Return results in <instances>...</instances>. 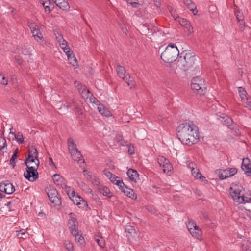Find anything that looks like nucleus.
I'll use <instances>...</instances> for the list:
<instances>
[{"label": "nucleus", "instance_id": "nucleus-56", "mask_svg": "<svg viewBox=\"0 0 251 251\" xmlns=\"http://www.w3.org/2000/svg\"><path fill=\"white\" fill-rule=\"evenodd\" d=\"M89 173V172H87L86 171H84V176L88 180H90L92 179V176Z\"/></svg>", "mask_w": 251, "mask_h": 251}, {"label": "nucleus", "instance_id": "nucleus-41", "mask_svg": "<svg viewBox=\"0 0 251 251\" xmlns=\"http://www.w3.org/2000/svg\"><path fill=\"white\" fill-rule=\"evenodd\" d=\"M6 145L5 139L0 137V151H1Z\"/></svg>", "mask_w": 251, "mask_h": 251}, {"label": "nucleus", "instance_id": "nucleus-60", "mask_svg": "<svg viewBox=\"0 0 251 251\" xmlns=\"http://www.w3.org/2000/svg\"><path fill=\"white\" fill-rule=\"evenodd\" d=\"M75 111L78 114L80 115L82 113V110L81 108L77 107V106H75Z\"/></svg>", "mask_w": 251, "mask_h": 251}, {"label": "nucleus", "instance_id": "nucleus-3", "mask_svg": "<svg viewBox=\"0 0 251 251\" xmlns=\"http://www.w3.org/2000/svg\"><path fill=\"white\" fill-rule=\"evenodd\" d=\"M179 57V50L174 44L170 43L161 53V58L165 62L172 63Z\"/></svg>", "mask_w": 251, "mask_h": 251}, {"label": "nucleus", "instance_id": "nucleus-9", "mask_svg": "<svg viewBox=\"0 0 251 251\" xmlns=\"http://www.w3.org/2000/svg\"><path fill=\"white\" fill-rule=\"evenodd\" d=\"M115 184L118 185L119 188L122 190V191L127 196L131 198L132 199H134V198H136L134 192L132 189H131L128 188L123 181H117L115 183Z\"/></svg>", "mask_w": 251, "mask_h": 251}, {"label": "nucleus", "instance_id": "nucleus-6", "mask_svg": "<svg viewBox=\"0 0 251 251\" xmlns=\"http://www.w3.org/2000/svg\"><path fill=\"white\" fill-rule=\"evenodd\" d=\"M116 71L118 76L122 78L124 81L127 83L128 86H130V89L135 87V82L133 80V77L127 74H126V70L124 67L118 65L116 68Z\"/></svg>", "mask_w": 251, "mask_h": 251}, {"label": "nucleus", "instance_id": "nucleus-1", "mask_svg": "<svg viewBox=\"0 0 251 251\" xmlns=\"http://www.w3.org/2000/svg\"><path fill=\"white\" fill-rule=\"evenodd\" d=\"M177 137L184 144L192 145L199 139V132L197 126L192 121L179 125L177 127Z\"/></svg>", "mask_w": 251, "mask_h": 251}, {"label": "nucleus", "instance_id": "nucleus-22", "mask_svg": "<svg viewBox=\"0 0 251 251\" xmlns=\"http://www.w3.org/2000/svg\"><path fill=\"white\" fill-rule=\"evenodd\" d=\"M190 234L197 239H200L202 235L201 230L198 227H195L192 231L190 232Z\"/></svg>", "mask_w": 251, "mask_h": 251}, {"label": "nucleus", "instance_id": "nucleus-19", "mask_svg": "<svg viewBox=\"0 0 251 251\" xmlns=\"http://www.w3.org/2000/svg\"><path fill=\"white\" fill-rule=\"evenodd\" d=\"M99 112L103 116L109 117L111 116V113L109 109L103 105H99L98 107Z\"/></svg>", "mask_w": 251, "mask_h": 251}, {"label": "nucleus", "instance_id": "nucleus-62", "mask_svg": "<svg viewBox=\"0 0 251 251\" xmlns=\"http://www.w3.org/2000/svg\"><path fill=\"white\" fill-rule=\"evenodd\" d=\"M232 130H233V131L235 132V134H236V135H237V136H239V135H240V132H239V129H237V128L236 127V126H235V125H234V129H232Z\"/></svg>", "mask_w": 251, "mask_h": 251}, {"label": "nucleus", "instance_id": "nucleus-23", "mask_svg": "<svg viewBox=\"0 0 251 251\" xmlns=\"http://www.w3.org/2000/svg\"><path fill=\"white\" fill-rule=\"evenodd\" d=\"M33 36L36 40H42L43 38V35L38 27L31 31Z\"/></svg>", "mask_w": 251, "mask_h": 251}, {"label": "nucleus", "instance_id": "nucleus-49", "mask_svg": "<svg viewBox=\"0 0 251 251\" xmlns=\"http://www.w3.org/2000/svg\"><path fill=\"white\" fill-rule=\"evenodd\" d=\"M92 181V183L95 186H97L98 187H99L100 185V182L99 181V179L96 178V177H94V178H92L91 180H90Z\"/></svg>", "mask_w": 251, "mask_h": 251}, {"label": "nucleus", "instance_id": "nucleus-18", "mask_svg": "<svg viewBox=\"0 0 251 251\" xmlns=\"http://www.w3.org/2000/svg\"><path fill=\"white\" fill-rule=\"evenodd\" d=\"M184 4L187 6V7L193 12L194 15L196 14L198 12L197 10L196 9V6L195 4L191 0H183Z\"/></svg>", "mask_w": 251, "mask_h": 251}, {"label": "nucleus", "instance_id": "nucleus-36", "mask_svg": "<svg viewBox=\"0 0 251 251\" xmlns=\"http://www.w3.org/2000/svg\"><path fill=\"white\" fill-rule=\"evenodd\" d=\"M191 171L194 177L201 178V174L199 172L197 169L194 168V170H191Z\"/></svg>", "mask_w": 251, "mask_h": 251}, {"label": "nucleus", "instance_id": "nucleus-50", "mask_svg": "<svg viewBox=\"0 0 251 251\" xmlns=\"http://www.w3.org/2000/svg\"><path fill=\"white\" fill-rule=\"evenodd\" d=\"M128 147V152L130 154H133L134 153V147L131 144H126Z\"/></svg>", "mask_w": 251, "mask_h": 251}, {"label": "nucleus", "instance_id": "nucleus-59", "mask_svg": "<svg viewBox=\"0 0 251 251\" xmlns=\"http://www.w3.org/2000/svg\"><path fill=\"white\" fill-rule=\"evenodd\" d=\"M236 14V18L237 19V20L240 22V21H241L242 23H243V16L242 15L240 14V13L239 12V13H237Z\"/></svg>", "mask_w": 251, "mask_h": 251}, {"label": "nucleus", "instance_id": "nucleus-39", "mask_svg": "<svg viewBox=\"0 0 251 251\" xmlns=\"http://www.w3.org/2000/svg\"><path fill=\"white\" fill-rule=\"evenodd\" d=\"M204 82V80L201 78L200 76H196L193 78L191 84L200 83Z\"/></svg>", "mask_w": 251, "mask_h": 251}, {"label": "nucleus", "instance_id": "nucleus-21", "mask_svg": "<svg viewBox=\"0 0 251 251\" xmlns=\"http://www.w3.org/2000/svg\"><path fill=\"white\" fill-rule=\"evenodd\" d=\"M219 177L221 179H225L230 177L231 175L228 173V169L219 171L218 173Z\"/></svg>", "mask_w": 251, "mask_h": 251}, {"label": "nucleus", "instance_id": "nucleus-55", "mask_svg": "<svg viewBox=\"0 0 251 251\" xmlns=\"http://www.w3.org/2000/svg\"><path fill=\"white\" fill-rule=\"evenodd\" d=\"M187 167L191 170H194L195 168L196 165L192 162H187Z\"/></svg>", "mask_w": 251, "mask_h": 251}, {"label": "nucleus", "instance_id": "nucleus-52", "mask_svg": "<svg viewBox=\"0 0 251 251\" xmlns=\"http://www.w3.org/2000/svg\"><path fill=\"white\" fill-rule=\"evenodd\" d=\"M227 169L228 173L229 175H231V176L235 175L237 172V170L235 168H230Z\"/></svg>", "mask_w": 251, "mask_h": 251}, {"label": "nucleus", "instance_id": "nucleus-5", "mask_svg": "<svg viewBox=\"0 0 251 251\" xmlns=\"http://www.w3.org/2000/svg\"><path fill=\"white\" fill-rule=\"evenodd\" d=\"M26 166V171L24 174V177L31 182L35 181L38 178V173L37 169L39 165V161L37 160L35 164L30 165V164H25Z\"/></svg>", "mask_w": 251, "mask_h": 251}, {"label": "nucleus", "instance_id": "nucleus-16", "mask_svg": "<svg viewBox=\"0 0 251 251\" xmlns=\"http://www.w3.org/2000/svg\"><path fill=\"white\" fill-rule=\"evenodd\" d=\"M127 175L131 180L135 182L139 179V174L135 170L132 169H128L127 172Z\"/></svg>", "mask_w": 251, "mask_h": 251}, {"label": "nucleus", "instance_id": "nucleus-10", "mask_svg": "<svg viewBox=\"0 0 251 251\" xmlns=\"http://www.w3.org/2000/svg\"><path fill=\"white\" fill-rule=\"evenodd\" d=\"M0 191L7 194H11L15 191V187L12 183L8 181L0 183Z\"/></svg>", "mask_w": 251, "mask_h": 251}, {"label": "nucleus", "instance_id": "nucleus-24", "mask_svg": "<svg viewBox=\"0 0 251 251\" xmlns=\"http://www.w3.org/2000/svg\"><path fill=\"white\" fill-rule=\"evenodd\" d=\"M163 171L164 173L168 174L169 173H171V169L172 168V165L170 163L169 161L167 160L162 165Z\"/></svg>", "mask_w": 251, "mask_h": 251}, {"label": "nucleus", "instance_id": "nucleus-28", "mask_svg": "<svg viewBox=\"0 0 251 251\" xmlns=\"http://www.w3.org/2000/svg\"><path fill=\"white\" fill-rule=\"evenodd\" d=\"M251 200V195L249 194L247 196L244 195L243 193L242 194L241 196H240V200H239V202L240 203H246L250 201Z\"/></svg>", "mask_w": 251, "mask_h": 251}, {"label": "nucleus", "instance_id": "nucleus-8", "mask_svg": "<svg viewBox=\"0 0 251 251\" xmlns=\"http://www.w3.org/2000/svg\"><path fill=\"white\" fill-rule=\"evenodd\" d=\"M28 155L25 161V164H28L30 162H37L38 159V152L37 149L33 146L31 147L28 150Z\"/></svg>", "mask_w": 251, "mask_h": 251}, {"label": "nucleus", "instance_id": "nucleus-11", "mask_svg": "<svg viewBox=\"0 0 251 251\" xmlns=\"http://www.w3.org/2000/svg\"><path fill=\"white\" fill-rule=\"evenodd\" d=\"M191 88L193 90L200 95H204L206 91V86L204 82L191 84Z\"/></svg>", "mask_w": 251, "mask_h": 251}, {"label": "nucleus", "instance_id": "nucleus-64", "mask_svg": "<svg viewBox=\"0 0 251 251\" xmlns=\"http://www.w3.org/2000/svg\"><path fill=\"white\" fill-rule=\"evenodd\" d=\"M17 157V155H16V153H14L13 155L12 156L10 161H12V162H13L14 161H15Z\"/></svg>", "mask_w": 251, "mask_h": 251}, {"label": "nucleus", "instance_id": "nucleus-58", "mask_svg": "<svg viewBox=\"0 0 251 251\" xmlns=\"http://www.w3.org/2000/svg\"><path fill=\"white\" fill-rule=\"evenodd\" d=\"M18 232L17 236L19 238H22V236L25 234V232L24 229H21L18 231Z\"/></svg>", "mask_w": 251, "mask_h": 251}, {"label": "nucleus", "instance_id": "nucleus-63", "mask_svg": "<svg viewBox=\"0 0 251 251\" xmlns=\"http://www.w3.org/2000/svg\"><path fill=\"white\" fill-rule=\"evenodd\" d=\"M242 251H251V250L249 249L247 246L242 245Z\"/></svg>", "mask_w": 251, "mask_h": 251}, {"label": "nucleus", "instance_id": "nucleus-51", "mask_svg": "<svg viewBox=\"0 0 251 251\" xmlns=\"http://www.w3.org/2000/svg\"><path fill=\"white\" fill-rule=\"evenodd\" d=\"M54 34L58 43H60L62 40H64L63 36L59 33L57 32V33H54Z\"/></svg>", "mask_w": 251, "mask_h": 251}, {"label": "nucleus", "instance_id": "nucleus-54", "mask_svg": "<svg viewBox=\"0 0 251 251\" xmlns=\"http://www.w3.org/2000/svg\"><path fill=\"white\" fill-rule=\"evenodd\" d=\"M167 159H166L165 157L161 156L160 158L158 159V163L160 164V166H162V165L167 161Z\"/></svg>", "mask_w": 251, "mask_h": 251}, {"label": "nucleus", "instance_id": "nucleus-25", "mask_svg": "<svg viewBox=\"0 0 251 251\" xmlns=\"http://www.w3.org/2000/svg\"><path fill=\"white\" fill-rule=\"evenodd\" d=\"M98 189L100 192L104 196H108V197H110L111 196L110 195V190L107 187L100 185L99 187H98Z\"/></svg>", "mask_w": 251, "mask_h": 251}, {"label": "nucleus", "instance_id": "nucleus-57", "mask_svg": "<svg viewBox=\"0 0 251 251\" xmlns=\"http://www.w3.org/2000/svg\"><path fill=\"white\" fill-rule=\"evenodd\" d=\"M15 59L16 60V61L18 64L21 65L22 64L23 60H22V58H21V57H20L18 55H16L15 56Z\"/></svg>", "mask_w": 251, "mask_h": 251}, {"label": "nucleus", "instance_id": "nucleus-33", "mask_svg": "<svg viewBox=\"0 0 251 251\" xmlns=\"http://www.w3.org/2000/svg\"><path fill=\"white\" fill-rule=\"evenodd\" d=\"M10 133L14 135L15 139L18 142L20 143H23L24 142L23 136L21 133L19 132L17 134H15L14 133L10 132Z\"/></svg>", "mask_w": 251, "mask_h": 251}, {"label": "nucleus", "instance_id": "nucleus-4", "mask_svg": "<svg viewBox=\"0 0 251 251\" xmlns=\"http://www.w3.org/2000/svg\"><path fill=\"white\" fill-rule=\"evenodd\" d=\"M69 228L72 235L75 237L76 242L82 245L84 243V239L83 236L79 234L78 231V222L75 218H71L68 221Z\"/></svg>", "mask_w": 251, "mask_h": 251}, {"label": "nucleus", "instance_id": "nucleus-35", "mask_svg": "<svg viewBox=\"0 0 251 251\" xmlns=\"http://www.w3.org/2000/svg\"><path fill=\"white\" fill-rule=\"evenodd\" d=\"M188 230L191 232L195 227H197L196 224L194 222H189L186 225Z\"/></svg>", "mask_w": 251, "mask_h": 251}, {"label": "nucleus", "instance_id": "nucleus-45", "mask_svg": "<svg viewBox=\"0 0 251 251\" xmlns=\"http://www.w3.org/2000/svg\"><path fill=\"white\" fill-rule=\"evenodd\" d=\"M103 173L104 174V175L108 177L110 179L112 178L113 177V178L114 179V178H115V175H113L112 173H111L110 171H108V170H104L103 171Z\"/></svg>", "mask_w": 251, "mask_h": 251}, {"label": "nucleus", "instance_id": "nucleus-44", "mask_svg": "<svg viewBox=\"0 0 251 251\" xmlns=\"http://www.w3.org/2000/svg\"><path fill=\"white\" fill-rule=\"evenodd\" d=\"M62 49L66 54L67 56L70 54H73V51L71 50V49L69 47L68 45L67 46H65L64 47H63Z\"/></svg>", "mask_w": 251, "mask_h": 251}, {"label": "nucleus", "instance_id": "nucleus-15", "mask_svg": "<svg viewBox=\"0 0 251 251\" xmlns=\"http://www.w3.org/2000/svg\"><path fill=\"white\" fill-rule=\"evenodd\" d=\"M52 179L54 181V183L57 185L60 186L62 188L64 187H66V186L65 185V179L64 178L62 177L59 174H54L52 176Z\"/></svg>", "mask_w": 251, "mask_h": 251}, {"label": "nucleus", "instance_id": "nucleus-61", "mask_svg": "<svg viewBox=\"0 0 251 251\" xmlns=\"http://www.w3.org/2000/svg\"><path fill=\"white\" fill-rule=\"evenodd\" d=\"M59 43L60 44V46L61 47V48L62 49L63 47H64L65 46H67V42L65 40H62V41H61V42Z\"/></svg>", "mask_w": 251, "mask_h": 251}, {"label": "nucleus", "instance_id": "nucleus-7", "mask_svg": "<svg viewBox=\"0 0 251 251\" xmlns=\"http://www.w3.org/2000/svg\"><path fill=\"white\" fill-rule=\"evenodd\" d=\"M47 194L51 202L55 206L61 204V198L58 196V193L53 187L50 186L46 190Z\"/></svg>", "mask_w": 251, "mask_h": 251}, {"label": "nucleus", "instance_id": "nucleus-32", "mask_svg": "<svg viewBox=\"0 0 251 251\" xmlns=\"http://www.w3.org/2000/svg\"><path fill=\"white\" fill-rule=\"evenodd\" d=\"M141 29L144 32L145 34L150 33L149 25L148 23H145L142 25H140Z\"/></svg>", "mask_w": 251, "mask_h": 251}, {"label": "nucleus", "instance_id": "nucleus-27", "mask_svg": "<svg viewBox=\"0 0 251 251\" xmlns=\"http://www.w3.org/2000/svg\"><path fill=\"white\" fill-rule=\"evenodd\" d=\"M68 146L69 151L77 150L76 144L74 143L72 138H69L68 140Z\"/></svg>", "mask_w": 251, "mask_h": 251}, {"label": "nucleus", "instance_id": "nucleus-46", "mask_svg": "<svg viewBox=\"0 0 251 251\" xmlns=\"http://www.w3.org/2000/svg\"><path fill=\"white\" fill-rule=\"evenodd\" d=\"M22 53L25 55H30L31 53L29 50V49L27 47L23 48Z\"/></svg>", "mask_w": 251, "mask_h": 251}, {"label": "nucleus", "instance_id": "nucleus-2", "mask_svg": "<svg viewBox=\"0 0 251 251\" xmlns=\"http://www.w3.org/2000/svg\"><path fill=\"white\" fill-rule=\"evenodd\" d=\"M182 54L181 53L178 57L177 65L180 70L187 71L194 66L196 57L190 51H187L183 57Z\"/></svg>", "mask_w": 251, "mask_h": 251}, {"label": "nucleus", "instance_id": "nucleus-40", "mask_svg": "<svg viewBox=\"0 0 251 251\" xmlns=\"http://www.w3.org/2000/svg\"><path fill=\"white\" fill-rule=\"evenodd\" d=\"M74 84H75V87H76L77 88V89L78 91H79V92L80 91H81V90L82 89H84L85 88V86L84 85H82V84L79 81H75L74 82Z\"/></svg>", "mask_w": 251, "mask_h": 251}, {"label": "nucleus", "instance_id": "nucleus-43", "mask_svg": "<svg viewBox=\"0 0 251 251\" xmlns=\"http://www.w3.org/2000/svg\"><path fill=\"white\" fill-rule=\"evenodd\" d=\"M28 26L31 31L38 28L37 25L32 21H29L28 22Z\"/></svg>", "mask_w": 251, "mask_h": 251}, {"label": "nucleus", "instance_id": "nucleus-20", "mask_svg": "<svg viewBox=\"0 0 251 251\" xmlns=\"http://www.w3.org/2000/svg\"><path fill=\"white\" fill-rule=\"evenodd\" d=\"M242 192L239 189H236L230 192V195L233 198L234 201L239 202L240 196H241Z\"/></svg>", "mask_w": 251, "mask_h": 251}, {"label": "nucleus", "instance_id": "nucleus-17", "mask_svg": "<svg viewBox=\"0 0 251 251\" xmlns=\"http://www.w3.org/2000/svg\"><path fill=\"white\" fill-rule=\"evenodd\" d=\"M241 168L246 174L247 172H249V170L251 168V164L249 158H245L243 159Z\"/></svg>", "mask_w": 251, "mask_h": 251}, {"label": "nucleus", "instance_id": "nucleus-13", "mask_svg": "<svg viewBox=\"0 0 251 251\" xmlns=\"http://www.w3.org/2000/svg\"><path fill=\"white\" fill-rule=\"evenodd\" d=\"M174 17L176 20H177L181 26L185 27L190 33L193 32V27L187 19L179 17V16Z\"/></svg>", "mask_w": 251, "mask_h": 251}, {"label": "nucleus", "instance_id": "nucleus-31", "mask_svg": "<svg viewBox=\"0 0 251 251\" xmlns=\"http://www.w3.org/2000/svg\"><path fill=\"white\" fill-rule=\"evenodd\" d=\"M82 155L78 150L75 152V154L72 156L74 160L78 162L82 159Z\"/></svg>", "mask_w": 251, "mask_h": 251}, {"label": "nucleus", "instance_id": "nucleus-53", "mask_svg": "<svg viewBox=\"0 0 251 251\" xmlns=\"http://www.w3.org/2000/svg\"><path fill=\"white\" fill-rule=\"evenodd\" d=\"M147 210L152 213H155L156 212V209L153 206L148 205L147 207Z\"/></svg>", "mask_w": 251, "mask_h": 251}, {"label": "nucleus", "instance_id": "nucleus-29", "mask_svg": "<svg viewBox=\"0 0 251 251\" xmlns=\"http://www.w3.org/2000/svg\"><path fill=\"white\" fill-rule=\"evenodd\" d=\"M79 93L84 99H87L90 95H92V94H91L90 91L88 89H86V86H85L84 89H82L81 91L79 92Z\"/></svg>", "mask_w": 251, "mask_h": 251}, {"label": "nucleus", "instance_id": "nucleus-37", "mask_svg": "<svg viewBox=\"0 0 251 251\" xmlns=\"http://www.w3.org/2000/svg\"><path fill=\"white\" fill-rule=\"evenodd\" d=\"M125 231L131 234L135 233V229L134 227L131 226H127L126 227Z\"/></svg>", "mask_w": 251, "mask_h": 251}, {"label": "nucleus", "instance_id": "nucleus-34", "mask_svg": "<svg viewBox=\"0 0 251 251\" xmlns=\"http://www.w3.org/2000/svg\"><path fill=\"white\" fill-rule=\"evenodd\" d=\"M42 5L44 7L46 11L50 12L51 11L49 5L50 4V2L49 0H45V1H42L41 2Z\"/></svg>", "mask_w": 251, "mask_h": 251}, {"label": "nucleus", "instance_id": "nucleus-47", "mask_svg": "<svg viewBox=\"0 0 251 251\" xmlns=\"http://www.w3.org/2000/svg\"><path fill=\"white\" fill-rule=\"evenodd\" d=\"M117 140L120 142V144L122 146H125L127 144V141H125L123 139V137L122 136L118 135L117 136Z\"/></svg>", "mask_w": 251, "mask_h": 251}, {"label": "nucleus", "instance_id": "nucleus-42", "mask_svg": "<svg viewBox=\"0 0 251 251\" xmlns=\"http://www.w3.org/2000/svg\"><path fill=\"white\" fill-rule=\"evenodd\" d=\"M96 241L98 244V245L101 247V248H104L105 246V241L104 239L102 238H96Z\"/></svg>", "mask_w": 251, "mask_h": 251}, {"label": "nucleus", "instance_id": "nucleus-14", "mask_svg": "<svg viewBox=\"0 0 251 251\" xmlns=\"http://www.w3.org/2000/svg\"><path fill=\"white\" fill-rule=\"evenodd\" d=\"M222 115L223 116L220 117L222 119L221 120V122H223L224 125L228 126L229 129H234V125L233 124V122L232 119L227 115H225L223 114Z\"/></svg>", "mask_w": 251, "mask_h": 251}, {"label": "nucleus", "instance_id": "nucleus-38", "mask_svg": "<svg viewBox=\"0 0 251 251\" xmlns=\"http://www.w3.org/2000/svg\"><path fill=\"white\" fill-rule=\"evenodd\" d=\"M8 82V79L2 75V73H0V83L2 85H6Z\"/></svg>", "mask_w": 251, "mask_h": 251}, {"label": "nucleus", "instance_id": "nucleus-48", "mask_svg": "<svg viewBox=\"0 0 251 251\" xmlns=\"http://www.w3.org/2000/svg\"><path fill=\"white\" fill-rule=\"evenodd\" d=\"M65 247L69 251L73 250L74 247L73 244L70 242H65L64 243Z\"/></svg>", "mask_w": 251, "mask_h": 251}, {"label": "nucleus", "instance_id": "nucleus-12", "mask_svg": "<svg viewBox=\"0 0 251 251\" xmlns=\"http://www.w3.org/2000/svg\"><path fill=\"white\" fill-rule=\"evenodd\" d=\"M68 195L74 204L79 205L81 204L80 202L82 201L84 203V205L86 204L85 201L82 197L75 195V193L74 191H72L70 194L68 193Z\"/></svg>", "mask_w": 251, "mask_h": 251}, {"label": "nucleus", "instance_id": "nucleus-26", "mask_svg": "<svg viewBox=\"0 0 251 251\" xmlns=\"http://www.w3.org/2000/svg\"><path fill=\"white\" fill-rule=\"evenodd\" d=\"M68 59L71 64L74 66H77L78 62L76 57L73 54H70L67 56Z\"/></svg>", "mask_w": 251, "mask_h": 251}, {"label": "nucleus", "instance_id": "nucleus-30", "mask_svg": "<svg viewBox=\"0 0 251 251\" xmlns=\"http://www.w3.org/2000/svg\"><path fill=\"white\" fill-rule=\"evenodd\" d=\"M238 92L240 95V97L241 99V100L242 101L245 100V99L246 98L247 93L244 89V88L242 87H239L238 88Z\"/></svg>", "mask_w": 251, "mask_h": 251}]
</instances>
